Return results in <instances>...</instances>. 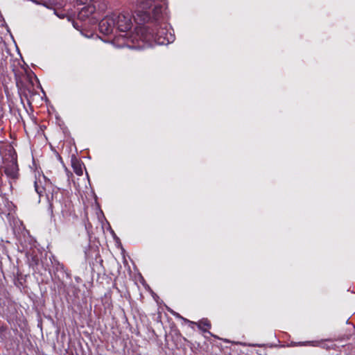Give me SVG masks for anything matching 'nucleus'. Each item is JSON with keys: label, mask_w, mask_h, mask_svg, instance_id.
Returning <instances> with one entry per match:
<instances>
[{"label": "nucleus", "mask_w": 355, "mask_h": 355, "mask_svg": "<svg viewBox=\"0 0 355 355\" xmlns=\"http://www.w3.org/2000/svg\"><path fill=\"white\" fill-rule=\"evenodd\" d=\"M124 45L133 49H144L153 44L166 45L174 40V35L166 24L154 23L140 27L130 38H124Z\"/></svg>", "instance_id": "obj_1"}, {"label": "nucleus", "mask_w": 355, "mask_h": 355, "mask_svg": "<svg viewBox=\"0 0 355 355\" xmlns=\"http://www.w3.org/2000/svg\"><path fill=\"white\" fill-rule=\"evenodd\" d=\"M35 189L40 196L45 195L49 202L50 206L53 207L54 205H60L61 211L65 214L71 212V204L69 200H65L59 188H53V186L48 183L43 187L41 181L35 180L34 182Z\"/></svg>", "instance_id": "obj_2"}, {"label": "nucleus", "mask_w": 355, "mask_h": 355, "mask_svg": "<svg viewBox=\"0 0 355 355\" xmlns=\"http://www.w3.org/2000/svg\"><path fill=\"white\" fill-rule=\"evenodd\" d=\"M114 15L115 24L118 31L127 33L132 26V15L128 12H123L119 14L112 13Z\"/></svg>", "instance_id": "obj_3"}, {"label": "nucleus", "mask_w": 355, "mask_h": 355, "mask_svg": "<svg viewBox=\"0 0 355 355\" xmlns=\"http://www.w3.org/2000/svg\"><path fill=\"white\" fill-rule=\"evenodd\" d=\"M114 19L116 18L113 14L107 15L102 19L98 24L99 31L105 35L115 34L118 30L116 26Z\"/></svg>", "instance_id": "obj_4"}, {"label": "nucleus", "mask_w": 355, "mask_h": 355, "mask_svg": "<svg viewBox=\"0 0 355 355\" xmlns=\"http://www.w3.org/2000/svg\"><path fill=\"white\" fill-rule=\"evenodd\" d=\"M84 5L85 6L80 9L78 15V19L80 20H85L89 18L96 10V7L92 3V2H87Z\"/></svg>", "instance_id": "obj_5"}, {"label": "nucleus", "mask_w": 355, "mask_h": 355, "mask_svg": "<svg viewBox=\"0 0 355 355\" xmlns=\"http://www.w3.org/2000/svg\"><path fill=\"white\" fill-rule=\"evenodd\" d=\"M184 321L187 323H191V324H196L198 328L203 332H209V329L211 327V324L207 318H203L198 322H192L188 319L183 318Z\"/></svg>", "instance_id": "obj_6"}, {"label": "nucleus", "mask_w": 355, "mask_h": 355, "mask_svg": "<svg viewBox=\"0 0 355 355\" xmlns=\"http://www.w3.org/2000/svg\"><path fill=\"white\" fill-rule=\"evenodd\" d=\"M34 90V86L31 83L21 89V94L28 103H31V98L35 94Z\"/></svg>", "instance_id": "obj_7"}, {"label": "nucleus", "mask_w": 355, "mask_h": 355, "mask_svg": "<svg viewBox=\"0 0 355 355\" xmlns=\"http://www.w3.org/2000/svg\"><path fill=\"white\" fill-rule=\"evenodd\" d=\"M71 166L77 175L80 176L83 174L84 165L81 161L75 157L71 159Z\"/></svg>", "instance_id": "obj_8"}, {"label": "nucleus", "mask_w": 355, "mask_h": 355, "mask_svg": "<svg viewBox=\"0 0 355 355\" xmlns=\"http://www.w3.org/2000/svg\"><path fill=\"white\" fill-rule=\"evenodd\" d=\"M162 10H163V5L162 4H161L160 3H158L155 5V7L153 10V18L155 20V23H157V21L160 18L162 13Z\"/></svg>", "instance_id": "obj_9"}, {"label": "nucleus", "mask_w": 355, "mask_h": 355, "mask_svg": "<svg viewBox=\"0 0 355 355\" xmlns=\"http://www.w3.org/2000/svg\"><path fill=\"white\" fill-rule=\"evenodd\" d=\"M321 344L320 341H306V342H291L289 346L291 347H297V346H306V345H311V346H319Z\"/></svg>", "instance_id": "obj_10"}, {"label": "nucleus", "mask_w": 355, "mask_h": 355, "mask_svg": "<svg viewBox=\"0 0 355 355\" xmlns=\"http://www.w3.org/2000/svg\"><path fill=\"white\" fill-rule=\"evenodd\" d=\"M29 266L32 268L37 267L40 263V258L37 254H31L28 257Z\"/></svg>", "instance_id": "obj_11"}, {"label": "nucleus", "mask_w": 355, "mask_h": 355, "mask_svg": "<svg viewBox=\"0 0 355 355\" xmlns=\"http://www.w3.org/2000/svg\"><path fill=\"white\" fill-rule=\"evenodd\" d=\"M94 0H76L78 4H85L87 2H92Z\"/></svg>", "instance_id": "obj_12"}, {"label": "nucleus", "mask_w": 355, "mask_h": 355, "mask_svg": "<svg viewBox=\"0 0 355 355\" xmlns=\"http://www.w3.org/2000/svg\"><path fill=\"white\" fill-rule=\"evenodd\" d=\"M149 19V16L148 15H146V17L144 19V20L145 21L146 19Z\"/></svg>", "instance_id": "obj_13"}, {"label": "nucleus", "mask_w": 355, "mask_h": 355, "mask_svg": "<svg viewBox=\"0 0 355 355\" xmlns=\"http://www.w3.org/2000/svg\"><path fill=\"white\" fill-rule=\"evenodd\" d=\"M189 324H190L191 327V328H193V326H194L195 324H191V323H189Z\"/></svg>", "instance_id": "obj_14"}, {"label": "nucleus", "mask_w": 355, "mask_h": 355, "mask_svg": "<svg viewBox=\"0 0 355 355\" xmlns=\"http://www.w3.org/2000/svg\"><path fill=\"white\" fill-rule=\"evenodd\" d=\"M158 1H159L160 3L163 2L164 0H157Z\"/></svg>", "instance_id": "obj_15"}]
</instances>
